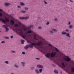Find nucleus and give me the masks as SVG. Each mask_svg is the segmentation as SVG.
Here are the masks:
<instances>
[{
	"label": "nucleus",
	"mask_w": 74,
	"mask_h": 74,
	"mask_svg": "<svg viewBox=\"0 0 74 74\" xmlns=\"http://www.w3.org/2000/svg\"><path fill=\"white\" fill-rule=\"evenodd\" d=\"M48 58H55V57H58V58H61V56H58L56 55V52H54L53 51L50 53H47L46 55H45Z\"/></svg>",
	"instance_id": "obj_1"
},
{
	"label": "nucleus",
	"mask_w": 74,
	"mask_h": 74,
	"mask_svg": "<svg viewBox=\"0 0 74 74\" xmlns=\"http://www.w3.org/2000/svg\"><path fill=\"white\" fill-rule=\"evenodd\" d=\"M30 45V47L31 48H33V46H34V45H37L40 48H41V49H43L44 48V44H42V42L41 41H38L37 43H32L31 45L29 44Z\"/></svg>",
	"instance_id": "obj_2"
},
{
	"label": "nucleus",
	"mask_w": 74,
	"mask_h": 74,
	"mask_svg": "<svg viewBox=\"0 0 74 74\" xmlns=\"http://www.w3.org/2000/svg\"><path fill=\"white\" fill-rule=\"evenodd\" d=\"M5 20L4 19H3L2 18H0V21H1L2 22H3L4 23H5L6 22L8 23L10 22V20H9V19L7 18H6V17H5Z\"/></svg>",
	"instance_id": "obj_3"
},
{
	"label": "nucleus",
	"mask_w": 74,
	"mask_h": 74,
	"mask_svg": "<svg viewBox=\"0 0 74 74\" xmlns=\"http://www.w3.org/2000/svg\"><path fill=\"white\" fill-rule=\"evenodd\" d=\"M16 32L18 33H19L18 32H19V33L21 35H23V31H22V29H16Z\"/></svg>",
	"instance_id": "obj_4"
},
{
	"label": "nucleus",
	"mask_w": 74,
	"mask_h": 74,
	"mask_svg": "<svg viewBox=\"0 0 74 74\" xmlns=\"http://www.w3.org/2000/svg\"><path fill=\"white\" fill-rule=\"evenodd\" d=\"M62 34H66V37H69V38H71V36L70 35V34L69 33H67L64 32H62Z\"/></svg>",
	"instance_id": "obj_5"
},
{
	"label": "nucleus",
	"mask_w": 74,
	"mask_h": 74,
	"mask_svg": "<svg viewBox=\"0 0 74 74\" xmlns=\"http://www.w3.org/2000/svg\"><path fill=\"white\" fill-rule=\"evenodd\" d=\"M20 19H22L23 20V19H28L29 18V16H26L25 17H20L19 18Z\"/></svg>",
	"instance_id": "obj_6"
},
{
	"label": "nucleus",
	"mask_w": 74,
	"mask_h": 74,
	"mask_svg": "<svg viewBox=\"0 0 74 74\" xmlns=\"http://www.w3.org/2000/svg\"><path fill=\"white\" fill-rule=\"evenodd\" d=\"M64 59L65 60H66V61L68 62H71V60L70 58H64Z\"/></svg>",
	"instance_id": "obj_7"
},
{
	"label": "nucleus",
	"mask_w": 74,
	"mask_h": 74,
	"mask_svg": "<svg viewBox=\"0 0 74 74\" xmlns=\"http://www.w3.org/2000/svg\"><path fill=\"white\" fill-rule=\"evenodd\" d=\"M29 47L31 48L30 44L29 45H27L26 46L24 47V48L26 50H27V49H28Z\"/></svg>",
	"instance_id": "obj_8"
},
{
	"label": "nucleus",
	"mask_w": 74,
	"mask_h": 74,
	"mask_svg": "<svg viewBox=\"0 0 74 74\" xmlns=\"http://www.w3.org/2000/svg\"><path fill=\"white\" fill-rule=\"evenodd\" d=\"M22 26L23 29V30H24V31H27V28H26L25 26L23 25Z\"/></svg>",
	"instance_id": "obj_9"
},
{
	"label": "nucleus",
	"mask_w": 74,
	"mask_h": 74,
	"mask_svg": "<svg viewBox=\"0 0 74 74\" xmlns=\"http://www.w3.org/2000/svg\"><path fill=\"white\" fill-rule=\"evenodd\" d=\"M37 66L38 68H41L42 69L44 68V66L40 64H38L37 65Z\"/></svg>",
	"instance_id": "obj_10"
},
{
	"label": "nucleus",
	"mask_w": 74,
	"mask_h": 74,
	"mask_svg": "<svg viewBox=\"0 0 74 74\" xmlns=\"http://www.w3.org/2000/svg\"><path fill=\"white\" fill-rule=\"evenodd\" d=\"M10 23L12 25H13L15 24V21L14 20H12L10 21Z\"/></svg>",
	"instance_id": "obj_11"
},
{
	"label": "nucleus",
	"mask_w": 74,
	"mask_h": 74,
	"mask_svg": "<svg viewBox=\"0 0 74 74\" xmlns=\"http://www.w3.org/2000/svg\"><path fill=\"white\" fill-rule=\"evenodd\" d=\"M35 71L36 73H37V74H40V72L38 70V69H36L35 70Z\"/></svg>",
	"instance_id": "obj_12"
},
{
	"label": "nucleus",
	"mask_w": 74,
	"mask_h": 74,
	"mask_svg": "<svg viewBox=\"0 0 74 74\" xmlns=\"http://www.w3.org/2000/svg\"><path fill=\"white\" fill-rule=\"evenodd\" d=\"M21 63L23 67H24V66H25V64H26L25 62H21Z\"/></svg>",
	"instance_id": "obj_13"
},
{
	"label": "nucleus",
	"mask_w": 74,
	"mask_h": 74,
	"mask_svg": "<svg viewBox=\"0 0 74 74\" xmlns=\"http://www.w3.org/2000/svg\"><path fill=\"white\" fill-rule=\"evenodd\" d=\"M21 44H24V42H25V40L23 39L21 40Z\"/></svg>",
	"instance_id": "obj_14"
},
{
	"label": "nucleus",
	"mask_w": 74,
	"mask_h": 74,
	"mask_svg": "<svg viewBox=\"0 0 74 74\" xmlns=\"http://www.w3.org/2000/svg\"><path fill=\"white\" fill-rule=\"evenodd\" d=\"M54 72L55 74L58 73V71L56 69H55L54 70Z\"/></svg>",
	"instance_id": "obj_15"
},
{
	"label": "nucleus",
	"mask_w": 74,
	"mask_h": 74,
	"mask_svg": "<svg viewBox=\"0 0 74 74\" xmlns=\"http://www.w3.org/2000/svg\"><path fill=\"white\" fill-rule=\"evenodd\" d=\"M31 70H33L35 69V68L33 66H31L30 68Z\"/></svg>",
	"instance_id": "obj_16"
},
{
	"label": "nucleus",
	"mask_w": 74,
	"mask_h": 74,
	"mask_svg": "<svg viewBox=\"0 0 74 74\" xmlns=\"http://www.w3.org/2000/svg\"><path fill=\"white\" fill-rule=\"evenodd\" d=\"M62 65L63 68H64L65 67V64H64V62L62 63Z\"/></svg>",
	"instance_id": "obj_17"
},
{
	"label": "nucleus",
	"mask_w": 74,
	"mask_h": 74,
	"mask_svg": "<svg viewBox=\"0 0 74 74\" xmlns=\"http://www.w3.org/2000/svg\"><path fill=\"white\" fill-rule=\"evenodd\" d=\"M32 31H28L26 32V34H28V33H32Z\"/></svg>",
	"instance_id": "obj_18"
},
{
	"label": "nucleus",
	"mask_w": 74,
	"mask_h": 74,
	"mask_svg": "<svg viewBox=\"0 0 74 74\" xmlns=\"http://www.w3.org/2000/svg\"><path fill=\"white\" fill-rule=\"evenodd\" d=\"M10 3H5V5H6V6H8V5H10Z\"/></svg>",
	"instance_id": "obj_19"
},
{
	"label": "nucleus",
	"mask_w": 74,
	"mask_h": 74,
	"mask_svg": "<svg viewBox=\"0 0 74 74\" xmlns=\"http://www.w3.org/2000/svg\"><path fill=\"white\" fill-rule=\"evenodd\" d=\"M20 5H21L23 6V5H25V3H24L23 2H20Z\"/></svg>",
	"instance_id": "obj_20"
},
{
	"label": "nucleus",
	"mask_w": 74,
	"mask_h": 74,
	"mask_svg": "<svg viewBox=\"0 0 74 74\" xmlns=\"http://www.w3.org/2000/svg\"><path fill=\"white\" fill-rule=\"evenodd\" d=\"M71 71L72 73H74V68H71Z\"/></svg>",
	"instance_id": "obj_21"
},
{
	"label": "nucleus",
	"mask_w": 74,
	"mask_h": 74,
	"mask_svg": "<svg viewBox=\"0 0 74 74\" xmlns=\"http://www.w3.org/2000/svg\"><path fill=\"white\" fill-rule=\"evenodd\" d=\"M7 27H6L5 29H6V32H8L9 31V29L8 28H7Z\"/></svg>",
	"instance_id": "obj_22"
},
{
	"label": "nucleus",
	"mask_w": 74,
	"mask_h": 74,
	"mask_svg": "<svg viewBox=\"0 0 74 74\" xmlns=\"http://www.w3.org/2000/svg\"><path fill=\"white\" fill-rule=\"evenodd\" d=\"M25 12H26V11H21V13H22V14H25Z\"/></svg>",
	"instance_id": "obj_23"
},
{
	"label": "nucleus",
	"mask_w": 74,
	"mask_h": 74,
	"mask_svg": "<svg viewBox=\"0 0 74 74\" xmlns=\"http://www.w3.org/2000/svg\"><path fill=\"white\" fill-rule=\"evenodd\" d=\"M42 69H39V72L40 73H41V72H42Z\"/></svg>",
	"instance_id": "obj_24"
},
{
	"label": "nucleus",
	"mask_w": 74,
	"mask_h": 74,
	"mask_svg": "<svg viewBox=\"0 0 74 74\" xmlns=\"http://www.w3.org/2000/svg\"><path fill=\"white\" fill-rule=\"evenodd\" d=\"M54 48L55 49V50L56 51V52H59V49H58V48L56 47H54Z\"/></svg>",
	"instance_id": "obj_25"
},
{
	"label": "nucleus",
	"mask_w": 74,
	"mask_h": 74,
	"mask_svg": "<svg viewBox=\"0 0 74 74\" xmlns=\"http://www.w3.org/2000/svg\"><path fill=\"white\" fill-rule=\"evenodd\" d=\"M52 31H54V32H57V30L56 29H52Z\"/></svg>",
	"instance_id": "obj_26"
},
{
	"label": "nucleus",
	"mask_w": 74,
	"mask_h": 74,
	"mask_svg": "<svg viewBox=\"0 0 74 74\" xmlns=\"http://www.w3.org/2000/svg\"><path fill=\"white\" fill-rule=\"evenodd\" d=\"M14 66L16 68H18L19 67V66L18 65H16V64H14Z\"/></svg>",
	"instance_id": "obj_27"
},
{
	"label": "nucleus",
	"mask_w": 74,
	"mask_h": 74,
	"mask_svg": "<svg viewBox=\"0 0 74 74\" xmlns=\"http://www.w3.org/2000/svg\"><path fill=\"white\" fill-rule=\"evenodd\" d=\"M73 26V25H70L69 27V29H72Z\"/></svg>",
	"instance_id": "obj_28"
},
{
	"label": "nucleus",
	"mask_w": 74,
	"mask_h": 74,
	"mask_svg": "<svg viewBox=\"0 0 74 74\" xmlns=\"http://www.w3.org/2000/svg\"><path fill=\"white\" fill-rule=\"evenodd\" d=\"M33 25H32L29 26V27H28V29H31V28H32V27H33Z\"/></svg>",
	"instance_id": "obj_29"
},
{
	"label": "nucleus",
	"mask_w": 74,
	"mask_h": 74,
	"mask_svg": "<svg viewBox=\"0 0 74 74\" xmlns=\"http://www.w3.org/2000/svg\"><path fill=\"white\" fill-rule=\"evenodd\" d=\"M6 64H8V63H9V62L8 61H5L4 62Z\"/></svg>",
	"instance_id": "obj_30"
},
{
	"label": "nucleus",
	"mask_w": 74,
	"mask_h": 74,
	"mask_svg": "<svg viewBox=\"0 0 74 74\" xmlns=\"http://www.w3.org/2000/svg\"><path fill=\"white\" fill-rule=\"evenodd\" d=\"M0 17H3V13H0Z\"/></svg>",
	"instance_id": "obj_31"
},
{
	"label": "nucleus",
	"mask_w": 74,
	"mask_h": 74,
	"mask_svg": "<svg viewBox=\"0 0 74 74\" xmlns=\"http://www.w3.org/2000/svg\"><path fill=\"white\" fill-rule=\"evenodd\" d=\"M3 27H5V28H6V27H7L5 25H3L2 26Z\"/></svg>",
	"instance_id": "obj_32"
},
{
	"label": "nucleus",
	"mask_w": 74,
	"mask_h": 74,
	"mask_svg": "<svg viewBox=\"0 0 74 74\" xmlns=\"http://www.w3.org/2000/svg\"><path fill=\"white\" fill-rule=\"evenodd\" d=\"M51 65L52 66H53V67H56V65L54 64H52Z\"/></svg>",
	"instance_id": "obj_33"
},
{
	"label": "nucleus",
	"mask_w": 74,
	"mask_h": 74,
	"mask_svg": "<svg viewBox=\"0 0 74 74\" xmlns=\"http://www.w3.org/2000/svg\"><path fill=\"white\" fill-rule=\"evenodd\" d=\"M25 10H26L27 11V10H28V9H29V8H28L25 7Z\"/></svg>",
	"instance_id": "obj_34"
},
{
	"label": "nucleus",
	"mask_w": 74,
	"mask_h": 74,
	"mask_svg": "<svg viewBox=\"0 0 74 74\" xmlns=\"http://www.w3.org/2000/svg\"><path fill=\"white\" fill-rule=\"evenodd\" d=\"M4 38L5 39H9V37H8L5 36V37H4Z\"/></svg>",
	"instance_id": "obj_35"
},
{
	"label": "nucleus",
	"mask_w": 74,
	"mask_h": 74,
	"mask_svg": "<svg viewBox=\"0 0 74 74\" xmlns=\"http://www.w3.org/2000/svg\"><path fill=\"white\" fill-rule=\"evenodd\" d=\"M46 25H49V21H48L47 22V23L46 24Z\"/></svg>",
	"instance_id": "obj_36"
},
{
	"label": "nucleus",
	"mask_w": 74,
	"mask_h": 74,
	"mask_svg": "<svg viewBox=\"0 0 74 74\" xmlns=\"http://www.w3.org/2000/svg\"><path fill=\"white\" fill-rule=\"evenodd\" d=\"M14 26H15V27H18V25L16 24H15Z\"/></svg>",
	"instance_id": "obj_37"
},
{
	"label": "nucleus",
	"mask_w": 74,
	"mask_h": 74,
	"mask_svg": "<svg viewBox=\"0 0 74 74\" xmlns=\"http://www.w3.org/2000/svg\"><path fill=\"white\" fill-rule=\"evenodd\" d=\"M44 3L45 4H48V3H47V2H46L45 1H44Z\"/></svg>",
	"instance_id": "obj_38"
},
{
	"label": "nucleus",
	"mask_w": 74,
	"mask_h": 74,
	"mask_svg": "<svg viewBox=\"0 0 74 74\" xmlns=\"http://www.w3.org/2000/svg\"><path fill=\"white\" fill-rule=\"evenodd\" d=\"M11 52H12V53H16V51H14L12 50L11 51Z\"/></svg>",
	"instance_id": "obj_39"
},
{
	"label": "nucleus",
	"mask_w": 74,
	"mask_h": 74,
	"mask_svg": "<svg viewBox=\"0 0 74 74\" xmlns=\"http://www.w3.org/2000/svg\"><path fill=\"white\" fill-rule=\"evenodd\" d=\"M50 33L51 34H53V32L51 30L50 31Z\"/></svg>",
	"instance_id": "obj_40"
},
{
	"label": "nucleus",
	"mask_w": 74,
	"mask_h": 74,
	"mask_svg": "<svg viewBox=\"0 0 74 74\" xmlns=\"http://www.w3.org/2000/svg\"><path fill=\"white\" fill-rule=\"evenodd\" d=\"M48 45L50 47H52V45L51 44H48Z\"/></svg>",
	"instance_id": "obj_41"
},
{
	"label": "nucleus",
	"mask_w": 74,
	"mask_h": 74,
	"mask_svg": "<svg viewBox=\"0 0 74 74\" xmlns=\"http://www.w3.org/2000/svg\"><path fill=\"white\" fill-rule=\"evenodd\" d=\"M65 31L67 32H69V30L67 29H66Z\"/></svg>",
	"instance_id": "obj_42"
},
{
	"label": "nucleus",
	"mask_w": 74,
	"mask_h": 74,
	"mask_svg": "<svg viewBox=\"0 0 74 74\" xmlns=\"http://www.w3.org/2000/svg\"><path fill=\"white\" fill-rule=\"evenodd\" d=\"M54 21H58V18H55L54 19Z\"/></svg>",
	"instance_id": "obj_43"
},
{
	"label": "nucleus",
	"mask_w": 74,
	"mask_h": 74,
	"mask_svg": "<svg viewBox=\"0 0 74 74\" xmlns=\"http://www.w3.org/2000/svg\"><path fill=\"white\" fill-rule=\"evenodd\" d=\"M17 8H21V6L19 5L17 6Z\"/></svg>",
	"instance_id": "obj_44"
},
{
	"label": "nucleus",
	"mask_w": 74,
	"mask_h": 74,
	"mask_svg": "<svg viewBox=\"0 0 74 74\" xmlns=\"http://www.w3.org/2000/svg\"><path fill=\"white\" fill-rule=\"evenodd\" d=\"M5 42L4 41H3L1 42V43H5Z\"/></svg>",
	"instance_id": "obj_45"
},
{
	"label": "nucleus",
	"mask_w": 74,
	"mask_h": 74,
	"mask_svg": "<svg viewBox=\"0 0 74 74\" xmlns=\"http://www.w3.org/2000/svg\"><path fill=\"white\" fill-rule=\"evenodd\" d=\"M36 59L37 60H40V58H36Z\"/></svg>",
	"instance_id": "obj_46"
},
{
	"label": "nucleus",
	"mask_w": 74,
	"mask_h": 74,
	"mask_svg": "<svg viewBox=\"0 0 74 74\" xmlns=\"http://www.w3.org/2000/svg\"><path fill=\"white\" fill-rule=\"evenodd\" d=\"M71 24V22H70L69 21L68 23V25H70V24Z\"/></svg>",
	"instance_id": "obj_47"
},
{
	"label": "nucleus",
	"mask_w": 74,
	"mask_h": 74,
	"mask_svg": "<svg viewBox=\"0 0 74 74\" xmlns=\"http://www.w3.org/2000/svg\"><path fill=\"white\" fill-rule=\"evenodd\" d=\"M22 54H23V55H25V52H22Z\"/></svg>",
	"instance_id": "obj_48"
},
{
	"label": "nucleus",
	"mask_w": 74,
	"mask_h": 74,
	"mask_svg": "<svg viewBox=\"0 0 74 74\" xmlns=\"http://www.w3.org/2000/svg\"><path fill=\"white\" fill-rule=\"evenodd\" d=\"M6 14H7L5 13H4L3 15L5 16V15H6Z\"/></svg>",
	"instance_id": "obj_49"
},
{
	"label": "nucleus",
	"mask_w": 74,
	"mask_h": 74,
	"mask_svg": "<svg viewBox=\"0 0 74 74\" xmlns=\"http://www.w3.org/2000/svg\"><path fill=\"white\" fill-rule=\"evenodd\" d=\"M0 11L3 12V10L2 9H0Z\"/></svg>",
	"instance_id": "obj_50"
},
{
	"label": "nucleus",
	"mask_w": 74,
	"mask_h": 74,
	"mask_svg": "<svg viewBox=\"0 0 74 74\" xmlns=\"http://www.w3.org/2000/svg\"><path fill=\"white\" fill-rule=\"evenodd\" d=\"M34 39H35V40H37V38H36V37L34 38Z\"/></svg>",
	"instance_id": "obj_51"
},
{
	"label": "nucleus",
	"mask_w": 74,
	"mask_h": 74,
	"mask_svg": "<svg viewBox=\"0 0 74 74\" xmlns=\"http://www.w3.org/2000/svg\"><path fill=\"white\" fill-rule=\"evenodd\" d=\"M36 37H37V36H36V35H35L34 36V38Z\"/></svg>",
	"instance_id": "obj_52"
},
{
	"label": "nucleus",
	"mask_w": 74,
	"mask_h": 74,
	"mask_svg": "<svg viewBox=\"0 0 74 74\" xmlns=\"http://www.w3.org/2000/svg\"><path fill=\"white\" fill-rule=\"evenodd\" d=\"M13 37H14V36H10V38H12Z\"/></svg>",
	"instance_id": "obj_53"
},
{
	"label": "nucleus",
	"mask_w": 74,
	"mask_h": 74,
	"mask_svg": "<svg viewBox=\"0 0 74 74\" xmlns=\"http://www.w3.org/2000/svg\"><path fill=\"white\" fill-rule=\"evenodd\" d=\"M22 37H23V38H25V36H22Z\"/></svg>",
	"instance_id": "obj_54"
},
{
	"label": "nucleus",
	"mask_w": 74,
	"mask_h": 74,
	"mask_svg": "<svg viewBox=\"0 0 74 74\" xmlns=\"http://www.w3.org/2000/svg\"><path fill=\"white\" fill-rule=\"evenodd\" d=\"M41 29V27H38L39 29Z\"/></svg>",
	"instance_id": "obj_55"
},
{
	"label": "nucleus",
	"mask_w": 74,
	"mask_h": 74,
	"mask_svg": "<svg viewBox=\"0 0 74 74\" xmlns=\"http://www.w3.org/2000/svg\"><path fill=\"white\" fill-rule=\"evenodd\" d=\"M70 2H72V3L73 2V1H71V0H69Z\"/></svg>",
	"instance_id": "obj_56"
},
{
	"label": "nucleus",
	"mask_w": 74,
	"mask_h": 74,
	"mask_svg": "<svg viewBox=\"0 0 74 74\" xmlns=\"http://www.w3.org/2000/svg\"><path fill=\"white\" fill-rule=\"evenodd\" d=\"M66 57L67 58H70L69 57V56H66Z\"/></svg>",
	"instance_id": "obj_57"
},
{
	"label": "nucleus",
	"mask_w": 74,
	"mask_h": 74,
	"mask_svg": "<svg viewBox=\"0 0 74 74\" xmlns=\"http://www.w3.org/2000/svg\"><path fill=\"white\" fill-rule=\"evenodd\" d=\"M25 37H26V35H25Z\"/></svg>",
	"instance_id": "obj_58"
},
{
	"label": "nucleus",
	"mask_w": 74,
	"mask_h": 74,
	"mask_svg": "<svg viewBox=\"0 0 74 74\" xmlns=\"http://www.w3.org/2000/svg\"><path fill=\"white\" fill-rule=\"evenodd\" d=\"M61 74H62V73L61 72Z\"/></svg>",
	"instance_id": "obj_59"
},
{
	"label": "nucleus",
	"mask_w": 74,
	"mask_h": 74,
	"mask_svg": "<svg viewBox=\"0 0 74 74\" xmlns=\"http://www.w3.org/2000/svg\"><path fill=\"white\" fill-rule=\"evenodd\" d=\"M0 32H1V30H0Z\"/></svg>",
	"instance_id": "obj_60"
},
{
	"label": "nucleus",
	"mask_w": 74,
	"mask_h": 74,
	"mask_svg": "<svg viewBox=\"0 0 74 74\" xmlns=\"http://www.w3.org/2000/svg\"><path fill=\"white\" fill-rule=\"evenodd\" d=\"M28 42H29V41H27Z\"/></svg>",
	"instance_id": "obj_61"
}]
</instances>
